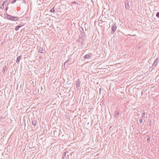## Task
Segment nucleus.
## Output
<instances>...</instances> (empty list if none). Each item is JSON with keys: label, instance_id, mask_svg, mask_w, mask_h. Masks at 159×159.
<instances>
[{"label": "nucleus", "instance_id": "obj_9", "mask_svg": "<svg viewBox=\"0 0 159 159\" xmlns=\"http://www.w3.org/2000/svg\"><path fill=\"white\" fill-rule=\"evenodd\" d=\"M19 20V18L18 17H14L12 16V20L13 21H17Z\"/></svg>", "mask_w": 159, "mask_h": 159}, {"label": "nucleus", "instance_id": "obj_7", "mask_svg": "<svg viewBox=\"0 0 159 159\" xmlns=\"http://www.w3.org/2000/svg\"><path fill=\"white\" fill-rule=\"evenodd\" d=\"M158 58H156L153 63V65H154V67H155L157 65V63L158 62Z\"/></svg>", "mask_w": 159, "mask_h": 159}, {"label": "nucleus", "instance_id": "obj_21", "mask_svg": "<svg viewBox=\"0 0 159 159\" xmlns=\"http://www.w3.org/2000/svg\"><path fill=\"white\" fill-rule=\"evenodd\" d=\"M19 29V28H18V27H16L15 29V30H16V31H17Z\"/></svg>", "mask_w": 159, "mask_h": 159}, {"label": "nucleus", "instance_id": "obj_25", "mask_svg": "<svg viewBox=\"0 0 159 159\" xmlns=\"http://www.w3.org/2000/svg\"><path fill=\"white\" fill-rule=\"evenodd\" d=\"M11 0H6L5 1L6 2H9Z\"/></svg>", "mask_w": 159, "mask_h": 159}, {"label": "nucleus", "instance_id": "obj_29", "mask_svg": "<svg viewBox=\"0 0 159 159\" xmlns=\"http://www.w3.org/2000/svg\"><path fill=\"white\" fill-rule=\"evenodd\" d=\"M155 67H154V65H153H153L152 66V68H154Z\"/></svg>", "mask_w": 159, "mask_h": 159}, {"label": "nucleus", "instance_id": "obj_5", "mask_svg": "<svg viewBox=\"0 0 159 159\" xmlns=\"http://www.w3.org/2000/svg\"><path fill=\"white\" fill-rule=\"evenodd\" d=\"M72 61V59L70 58H69L66 61H65V63H64V65L65 66L66 64V63H69V62H70V64H71Z\"/></svg>", "mask_w": 159, "mask_h": 159}, {"label": "nucleus", "instance_id": "obj_6", "mask_svg": "<svg viewBox=\"0 0 159 159\" xmlns=\"http://www.w3.org/2000/svg\"><path fill=\"white\" fill-rule=\"evenodd\" d=\"M77 40L79 42H80L81 44H82L84 41V39L82 37H79V39Z\"/></svg>", "mask_w": 159, "mask_h": 159}, {"label": "nucleus", "instance_id": "obj_16", "mask_svg": "<svg viewBox=\"0 0 159 159\" xmlns=\"http://www.w3.org/2000/svg\"><path fill=\"white\" fill-rule=\"evenodd\" d=\"M156 16L159 18V12H158L157 13L156 15Z\"/></svg>", "mask_w": 159, "mask_h": 159}, {"label": "nucleus", "instance_id": "obj_26", "mask_svg": "<svg viewBox=\"0 0 159 159\" xmlns=\"http://www.w3.org/2000/svg\"><path fill=\"white\" fill-rule=\"evenodd\" d=\"M8 7H6V10H8Z\"/></svg>", "mask_w": 159, "mask_h": 159}, {"label": "nucleus", "instance_id": "obj_18", "mask_svg": "<svg viewBox=\"0 0 159 159\" xmlns=\"http://www.w3.org/2000/svg\"><path fill=\"white\" fill-rule=\"evenodd\" d=\"M0 8L2 9H3L4 8V5L3 4H2L0 6Z\"/></svg>", "mask_w": 159, "mask_h": 159}, {"label": "nucleus", "instance_id": "obj_23", "mask_svg": "<svg viewBox=\"0 0 159 159\" xmlns=\"http://www.w3.org/2000/svg\"><path fill=\"white\" fill-rule=\"evenodd\" d=\"M6 2L5 1H4V2H3V3L2 4H3V5H4L5 4Z\"/></svg>", "mask_w": 159, "mask_h": 159}, {"label": "nucleus", "instance_id": "obj_13", "mask_svg": "<svg viewBox=\"0 0 159 159\" xmlns=\"http://www.w3.org/2000/svg\"><path fill=\"white\" fill-rule=\"evenodd\" d=\"M146 137L147 139V141L148 142H149V140H150V137L148 135H147L146 136Z\"/></svg>", "mask_w": 159, "mask_h": 159}, {"label": "nucleus", "instance_id": "obj_1", "mask_svg": "<svg viewBox=\"0 0 159 159\" xmlns=\"http://www.w3.org/2000/svg\"><path fill=\"white\" fill-rule=\"evenodd\" d=\"M81 83L80 81V79H78L76 82V86L77 90H79L80 88V84Z\"/></svg>", "mask_w": 159, "mask_h": 159}, {"label": "nucleus", "instance_id": "obj_15", "mask_svg": "<svg viewBox=\"0 0 159 159\" xmlns=\"http://www.w3.org/2000/svg\"><path fill=\"white\" fill-rule=\"evenodd\" d=\"M54 7H53V8L50 11L51 12H54V11H55V10L54 9Z\"/></svg>", "mask_w": 159, "mask_h": 159}, {"label": "nucleus", "instance_id": "obj_10", "mask_svg": "<svg viewBox=\"0 0 159 159\" xmlns=\"http://www.w3.org/2000/svg\"><path fill=\"white\" fill-rule=\"evenodd\" d=\"M43 49L42 48H39V50H38V52L39 53H43Z\"/></svg>", "mask_w": 159, "mask_h": 159}, {"label": "nucleus", "instance_id": "obj_14", "mask_svg": "<svg viewBox=\"0 0 159 159\" xmlns=\"http://www.w3.org/2000/svg\"><path fill=\"white\" fill-rule=\"evenodd\" d=\"M36 124V122L35 120H33L32 121V124L34 125H35Z\"/></svg>", "mask_w": 159, "mask_h": 159}, {"label": "nucleus", "instance_id": "obj_3", "mask_svg": "<svg viewBox=\"0 0 159 159\" xmlns=\"http://www.w3.org/2000/svg\"><path fill=\"white\" fill-rule=\"evenodd\" d=\"M116 24H113L112 27V31L113 32V33H114L115 31L116 30Z\"/></svg>", "mask_w": 159, "mask_h": 159}, {"label": "nucleus", "instance_id": "obj_31", "mask_svg": "<svg viewBox=\"0 0 159 159\" xmlns=\"http://www.w3.org/2000/svg\"><path fill=\"white\" fill-rule=\"evenodd\" d=\"M80 28L82 30H83V28L82 27H80Z\"/></svg>", "mask_w": 159, "mask_h": 159}, {"label": "nucleus", "instance_id": "obj_24", "mask_svg": "<svg viewBox=\"0 0 159 159\" xmlns=\"http://www.w3.org/2000/svg\"><path fill=\"white\" fill-rule=\"evenodd\" d=\"M71 3L73 4H75V3H76V2H72Z\"/></svg>", "mask_w": 159, "mask_h": 159}, {"label": "nucleus", "instance_id": "obj_22", "mask_svg": "<svg viewBox=\"0 0 159 159\" xmlns=\"http://www.w3.org/2000/svg\"><path fill=\"white\" fill-rule=\"evenodd\" d=\"M6 66H5L4 67H3V71H4L5 70V69L6 68Z\"/></svg>", "mask_w": 159, "mask_h": 159}, {"label": "nucleus", "instance_id": "obj_12", "mask_svg": "<svg viewBox=\"0 0 159 159\" xmlns=\"http://www.w3.org/2000/svg\"><path fill=\"white\" fill-rule=\"evenodd\" d=\"M20 58H21V56H19L17 58V59H16V63H18L19 61H20Z\"/></svg>", "mask_w": 159, "mask_h": 159}, {"label": "nucleus", "instance_id": "obj_28", "mask_svg": "<svg viewBox=\"0 0 159 159\" xmlns=\"http://www.w3.org/2000/svg\"><path fill=\"white\" fill-rule=\"evenodd\" d=\"M152 122L151 121H150V122H149V124L150 125H151V124H152Z\"/></svg>", "mask_w": 159, "mask_h": 159}, {"label": "nucleus", "instance_id": "obj_27", "mask_svg": "<svg viewBox=\"0 0 159 159\" xmlns=\"http://www.w3.org/2000/svg\"><path fill=\"white\" fill-rule=\"evenodd\" d=\"M17 27H18V28L19 29V28H20V27H21V26H19V25H18V26H17Z\"/></svg>", "mask_w": 159, "mask_h": 159}, {"label": "nucleus", "instance_id": "obj_19", "mask_svg": "<svg viewBox=\"0 0 159 159\" xmlns=\"http://www.w3.org/2000/svg\"><path fill=\"white\" fill-rule=\"evenodd\" d=\"M145 115V114L144 113H142V117H145V116H144Z\"/></svg>", "mask_w": 159, "mask_h": 159}, {"label": "nucleus", "instance_id": "obj_8", "mask_svg": "<svg viewBox=\"0 0 159 159\" xmlns=\"http://www.w3.org/2000/svg\"><path fill=\"white\" fill-rule=\"evenodd\" d=\"M119 114V112L117 111H115V114L114 115V117H117L118 116Z\"/></svg>", "mask_w": 159, "mask_h": 159}, {"label": "nucleus", "instance_id": "obj_20", "mask_svg": "<svg viewBox=\"0 0 159 159\" xmlns=\"http://www.w3.org/2000/svg\"><path fill=\"white\" fill-rule=\"evenodd\" d=\"M16 1V0H14L13 1L11 2V4H13L14 3H15Z\"/></svg>", "mask_w": 159, "mask_h": 159}, {"label": "nucleus", "instance_id": "obj_4", "mask_svg": "<svg viewBox=\"0 0 159 159\" xmlns=\"http://www.w3.org/2000/svg\"><path fill=\"white\" fill-rule=\"evenodd\" d=\"M92 56L91 53H89L84 56V57L85 59H89Z\"/></svg>", "mask_w": 159, "mask_h": 159}, {"label": "nucleus", "instance_id": "obj_30", "mask_svg": "<svg viewBox=\"0 0 159 159\" xmlns=\"http://www.w3.org/2000/svg\"><path fill=\"white\" fill-rule=\"evenodd\" d=\"M140 47H141V46H140L139 47H138V49H140Z\"/></svg>", "mask_w": 159, "mask_h": 159}, {"label": "nucleus", "instance_id": "obj_17", "mask_svg": "<svg viewBox=\"0 0 159 159\" xmlns=\"http://www.w3.org/2000/svg\"><path fill=\"white\" fill-rule=\"evenodd\" d=\"M139 121L140 123H142L143 121V119L142 118H140L139 119Z\"/></svg>", "mask_w": 159, "mask_h": 159}, {"label": "nucleus", "instance_id": "obj_2", "mask_svg": "<svg viewBox=\"0 0 159 159\" xmlns=\"http://www.w3.org/2000/svg\"><path fill=\"white\" fill-rule=\"evenodd\" d=\"M125 8L128 9L129 8V1L127 0H126L125 2Z\"/></svg>", "mask_w": 159, "mask_h": 159}, {"label": "nucleus", "instance_id": "obj_11", "mask_svg": "<svg viewBox=\"0 0 159 159\" xmlns=\"http://www.w3.org/2000/svg\"><path fill=\"white\" fill-rule=\"evenodd\" d=\"M12 16H11L10 15H7V18L9 19V20H12Z\"/></svg>", "mask_w": 159, "mask_h": 159}]
</instances>
